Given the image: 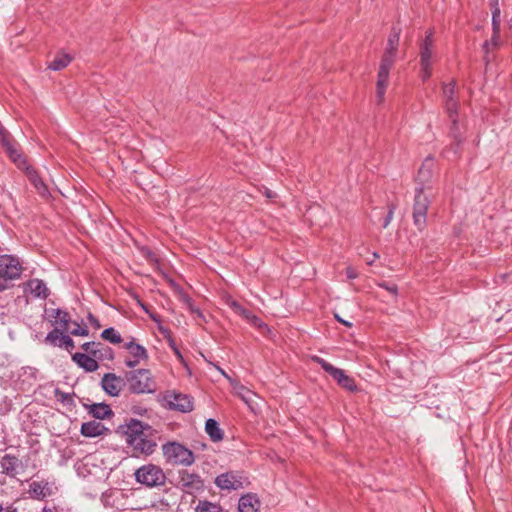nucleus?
Returning <instances> with one entry per match:
<instances>
[{"label": "nucleus", "mask_w": 512, "mask_h": 512, "mask_svg": "<svg viewBox=\"0 0 512 512\" xmlns=\"http://www.w3.org/2000/svg\"><path fill=\"white\" fill-rule=\"evenodd\" d=\"M118 432L124 437L131 457L147 458L157 450L159 432L146 422L130 418L118 427Z\"/></svg>", "instance_id": "f257e3e1"}, {"label": "nucleus", "mask_w": 512, "mask_h": 512, "mask_svg": "<svg viewBox=\"0 0 512 512\" xmlns=\"http://www.w3.org/2000/svg\"><path fill=\"white\" fill-rule=\"evenodd\" d=\"M128 390L132 394H152L157 385L149 369H136L125 373Z\"/></svg>", "instance_id": "f03ea898"}, {"label": "nucleus", "mask_w": 512, "mask_h": 512, "mask_svg": "<svg viewBox=\"0 0 512 512\" xmlns=\"http://www.w3.org/2000/svg\"><path fill=\"white\" fill-rule=\"evenodd\" d=\"M22 264L13 255H0V292L14 286V281L21 278Z\"/></svg>", "instance_id": "7ed1b4c3"}, {"label": "nucleus", "mask_w": 512, "mask_h": 512, "mask_svg": "<svg viewBox=\"0 0 512 512\" xmlns=\"http://www.w3.org/2000/svg\"><path fill=\"white\" fill-rule=\"evenodd\" d=\"M162 453L166 462L172 465L188 467L195 462L194 453L189 448L176 441L163 444Z\"/></svg>", "instance_id": "20e7f679"}, {"label": "nucleus", "mask_w": 512, "mask_h": 512, "mask_svg": "<svg viewBox=\"0 0 512 512\" xmlns=\"http://www.w3.org/2000/svg\"><path fill=\"white\" fill-rule=\"evenodd\" d=\"M135 481L148 488L160 487L166 482L163 469L156 464L147 463L134 472Z\"/></svg>", "instance_id": "39448f33"}, {"label": "nucleus", "mask_w": 512, "mask_h": 512, "mask_svg": "<svg viewBox=\"0 0 512 512\" xmlns=\"http://www.w3.org/2000/svg\"><path fill=\"white\" fill-rule=\"evenodd\" d=\"M312 360L328 373L339 386L349 392H357L358 387L354 378L347 375L343 369L337 368L319 356H313Z\"/></svg>", "instance_id": "423d86ee"}, {"label": "nucleus", "mask_w": 512, "mask_h": 512, "mask_svg": "<svg viewBox=\"0 0 512 512\" xmlns=\"http://www.w3.org/2000/svg\"><path fill=\"white\" fill-rule=\"evenodd\" d=\"M422 191V188H415L413 203V224L422 232L427 227V212L431 201L429 197Z\"/></svg>", "instance_id": "0eeeda50"}, {"label": "nucleus", "mask_w": 512, "mask_h": 512, "mask_svg": "<svg viewBox=\"0 0 512 512\" xmlns=\"http://www.w3.org/2000/svg\"><path fill=\"white\" fill-rule=\"evenodd\" d=\"M395 59L396 55H392L390 52H384L382 55L376 83V98L378 104H381L384 101L390 70L395 63Z\"/></svg>", "instance_id": "6e6552de"}, {"label": "nucleus", "mask_w": 512, "mask_h": 512, "mask_svg": "<svg viewBox=\"0 0 512 512\" xmlns=\"http://www.w3.org/2000/svg\"><path fill=\"white\" fill-rule=\"evenodd\" d=\"M434 47L433 31H428L419 47L420 78L427 81L432 74V54Z\"/></svg>", "instance_id": "1a4fd4ad"}, {"label": "nucleus", "mask_w": 512, "mask_h": 512, "mask_svg": "<svg viewBox=\"0 0 512 512\" xmlns=\"http://www.w3.org/2000/svg\"><path fill=\"white\" fill-rule=\"evenodd\" d=\"M215 485L221 490H239L249 485L248 477L242 471H227L219 474L215 480Z\"/></svg>", "instance_id": "9d476101"}, {"label": "nucleus", "mask_w": 512, "mask_h": 512, "mask_svg": "<svg viewBox=\"0 0 512 512\" xmlns=\"http://www.w3.org/2000/svg\"><path fill=\"white\" fill-rule=\"evenodd\" d=\"M165 400L171 410L188 413L194 409L193 398L187 394L168 392L165 395Z\"/></svg>", "instance_id": "9b49d317"}, {"label": "nucleus", "mask_w": 512, "mask_h": 512, "mask_svg": "<svg viewBox=\"0 0 512 512\" xmlns=\"http://www.w3.org/2000/svg\"><path fill=\"white\" fill-rule=\"evenodd\" d=\"M434 168V159L432 157H427L418 170L417 176L415 178V188H422V191L431 189Z\"/></svg>", "instance_id": "f8f14e48"}, {"label": "nucleus", "mask_w": 512, "mask_h": 512, "mask_svg": "<svg viewBox=\"0 0 512 512\" xmlns=\"http://www.w3.org/2000/svg\"><path fill=\"white\" fill-rule=\"evenodd\" d=\"M125 377L116 375L115 373H105L101 379V388L111 397L120 395L126 384Z\"/></svg>", "instance_id": "ddd939ff"}, {"label": "nucleus", "mask_w": 512, "mask_h": 512, "mask_svg": "<svg viewBox=\"0 0 512 512\" xmlns=\"http://www.w3.org/2000/svg\"><path fill=\"white\" fill-rule=\"evenodd\" d=\"M2 473L10 478L25 472L26 465L15 455L5 454L0 460Z\"/></svg>", "instance_id": "4468645a"}, {"label": "nucleus", "mask_w": 512, "mask_h": 512, "mask_svg": "<svg viewBox=\"0 0 512 512\" xmlns=\"http://www.w3.org/2000/svg\"><path fill=\"white\" fill-rule=\"evenodd\" d=\"M81 348L91 357L97 361L113 360L114 352L112 348L106 346L100 342H85L81 345Z\"/></svg>", "instance_id": "2eb2a0df"}, {"label": "nucleus", "mask_w": 512, "mask_h": 512, "mask_svg": "<svg viewBox=\"0 0 512 512\" xmlns=\"http://www.w3.org/2000/svg\"><path fill=\"white\" fill-rule=\"evenodd\" d=\"M123 348L130 354V358L125 360V365L128 368H135L141 360L148 359V352L146 348L136 343L134 338H132L131 341L124 343Z\"/></svg>", "instance_id": "dca6fc26"}, {"label": "nucleus", "mask_w": 512, "mask_h": 512, "mask_svg": "<svg viewBox=\"0 0 512 512\" xmlns=\"http://www.w3.org/2000/svg\"><path fill=\"white\" fill-rule=\"evenodd\" d=\"M44 342L53 347H63L70 353L75 348L73 339L57 327L46 335Z\"/></svg>", "instance_id": "f3484780"}, {"label": "nucleus", "mask_w": 512, "mask_h": 512, "mask_svg": "<svg viewBox=\"0 0 512 512\" xmlns=\"http://www.w3.org/2000/svg\"><path fill=\"white\" fill-rule=\"evenodd\" d=\"M179 478V484L181 485L183 491L187 493L200 491L204 487L203 480L197 473L183 471L182 473H180Z\"/></svg>", "instance_id": "a211bd4d"}, {"label": "nucleus", "mask_w": 512, "mask_h": 512, "mask_svg": "<svg viewBox=\"0 0 512 512\" xmlns=\"http://www.w3.org/2000/svg\"><path fill=\"white\" fill-rule=\"evenodd\" d=\"M23 290L25 293L29 292L34 298L47 299L50 295V291L47 288L43 280L33 278L23 284Z\"/></svg>", "instance_id": "6ab92c4d"}, {"label": "nucleus", "mask_w": 512, "mask_h": 512, "mask_svg": "<svg viewBox=\"0 0 512 512\" xmlns=\"http://www.w3.org/2000/svg\"><path fill=\"white\" fill-rule=\"evenodd\" d=\"M83 406L88 411V413L95 419L105 420L111 418L114 415V412L112 411L110 405L106 403H83Z\"/></svg>", "instance_id": "aec40b11"}, {"label": "nucleus", "mask_w": 512, "mask_h": 512, "mask_svg": "<svg viewBox=\"0 0 512 512\" xmlns=\"http://www.w3.org/2000/svg\"><path fill=\"white\" fill-rule=\"evenodd\" d=\"M72 361L86 372H95L99 368L98 361L87 353L76 352L71 356Z\"/></svg>", "instance_id": "412c9836"}, {"label": "nucleus", "mask_w": 512, "mask_h": 512, "mask_svg": "<svg viewBox=\"0 0 512 512\" xmlns=\"http://www.w3.org/2000/svg\"><path fill=\"white\" fill-rule=\"evenodd\" d=\"M239 512H260V500L256 494L247 493L238 501Z\"/></svg>", "instance_id": "4be33fe9"}, {"label": "nucleus", "mask_w": 512, "mask_h": 512, "mask_svg": "<svg viewBox=\"0 0 512 512\" xmlns=\"http://www.w3.org/2000/svg\"><path fill=\"white\" fill-rule=\"evenodd\" d=\"M80 432L83 436L92 438L108 433L109 429L100 422L88 421L82 423Z\"/></svg>", "instance_id": "5701e85b"}, {"label": "nucleus", "mask_w": 512, "mask_h": 512, "mask_svg": "<svg viewBox=\"0 0 512 512\" xmlns=\"http://www.w3.org/2000/svg\"><path fill=\"white\" fill-rule=\"evenodd\" d=\"M52 316L55 319L54 323L60 326L59 329L62 330V332H68L70 330L69 325L72 320L70 314L67 311L60 308L53 309Z\"/></svg>", "instance_id": "b1692460"}, {"label": "nucleus", "mask_w": 512, "mask_h": 512, "mask_svg": "<svg viewBox=\"0 0 512 512\" xmlns=\"http://www.w3.org/2000/svg\"><path fill=\"white\" fill-rule=\"evenodd\" d=\"M205 431L213 442H219L224 438V432L215 419L210 418L206 421Z\"/></svg>", "instance_id": "393cba45"}, {"label": "nucleus", "mask_w": 512, "mask_h": 512, "mask_svg": "<svg viewBox=\"0 0 512 512\" xmlns=\"http://www.w3.org/2000/svg\"><path fill=\"white\" fill-rule=\"evenodd\" d=\"M401 28L398 26H392L389 37L387 39V45L384 52H390L392 55H396L398 51V45L400 40Z\"/></svg>", "instance_id": "a878e982"}, {"label": "nucleus", "mask_w": 512, "mask_h": 512, "mask_svg": "<svg viewBox=\"0 0 512 512\" xmlns=\"http://www.w3.org/2000/svg\"><path fill=\"white\" fill-rule=\"evenodd\" d=\"M71 61L72 57L69 54L59 52L55 55L53 60L49 62L48 68L53 71H60L67 67L71 63Z\"/></svg>", "instance_id": "bb28decb"}, {"label": "nucleus", "mask_w": 512, "mask_h": 512, "mask_svg": "<svg viewBox=\"0 0 512 512\" xmlns=\"http://www.w3.org/2000/svg\"><path fill=\"white\" fill-rule=\"evenodd\" d=\"M3 146L6 148L7 153L9 154L10 158L18 164V166H21L22 164H25V159L22 157V155L19 153V151L14 147L12 142L9 140H6V136H3Z\"/></svg>", "instance_id": "cd10ccee"}, {"label": "nucleus", "mask_w": 512, "mask_h": 512, "mask_svg": "<svg viewBox=\"0 0 512 512\" xmlns=\"http://www.w3.org/2000/svg\"><path fill=\"white\" fill-rule=\"evenodd\" d=\"M27 175L33 186L40 194L45 195L48 192V189L43 180L39 177L38 173L33 168L27 167Z\"/></svg>", "instance_id": "c85d7f7f"}, {"label": "nucleus", "mask_w": 512, "mask_h": 512, "mask_svg": "<svg viewBox=\"0 0 512 512\" xmlns=\"http://www.w3.org/2000/svg\"><path fill=\"white\" fill-rule=\"evenodd\" d=\"M444 107L448 114L449 119L451 120V122H453V125L456 127L457 118H458V101H457V99L445 100Z\"/></svg>", "instance_id": "c756f323"}, {"label": "nucleus", "mask_w": 512, "mask_h": 512, "mask_svg": "<svg viewBox=\"0 0 512 512\" xmlns=\"http://www.w3.org/2000/svg\"><path fill=\"white\" fill-rule=\"evenodd\" d=\"M101 338L112 344H120L123 341L120 333L113 327L104 329L101 333Z\"/></svg>", "instance_id": "7c9ffc66"}, {"label": "nucleus", "mask_w": 512, "mask_h": 512, "mask_svg": "<svg viewBox=\"0 0 512 512\" xmlns=\"http://www.w3.org/2000/svg\"><path fill=\"white\" fill-rule=\"evenodd\" d=\"M500 33H495L492 31V36H491V39L488 40V41H485L482 45V49L485 53V57H484V60L486 62H488V58H487V54L489 53L490 51V48H497L500 46Z\"/></svg>", "instance_id": "2f4dec72"}, {"label": "nucleus", "mask_w": 512, "mask_h": 512, "mask_svg": "<svg viewBox=\"0 0 512 512\" xmlns=\"http://www.w3.org/2000/svg\"><path fill=\"white\" fill-rule=\"evenodd\" d=\"M29 493L36 499H44L46 497L45 485L41 482L34 481L29 485Z\"/></svg>", "instance_id": "473e14b6"}, {"label": "nucleus", "mask_w": 512, "mask_h": 512, "mask_svg": "<svg viewBox=\"0 0 512 512\" xmlns=\"http://www.w3.org/2000/svg\"><path fill=\"white\" fill-rule=\"evenodd\" d=\"M455 87H456L455 81H451V82L443 85V95H444L445 100L456 99L455 98Z\"/></svg>", "instance_id": "72a5a7b5"}, {"label": "nucleus", "mask_w": 512, "mask_h": 512, "mask_svg": "<svg viewBox=\"0 0 512 512\" xmlns=\"http://www.w3.org/2000/svg\"><path fill=\"white\" fill-rule=\"evenodd\" d=\"M218 505L209 501H199L196 512H213L217 511Z\"/></svg>", "instance_id": "f704fd0d"}, {"label": "nucleus", "mask_w": 512, "mask_h": 512, "mask_svg": "<svg viewBox=\"0 0 512 512\" xmlns=\"http://www.w3.org/2000/svg\"><path fill=\"white\" fill-rule=\"evenodd\" d=\"M501 10L500 9H492V31L495 33H500V25H501Z\"/></svg>", "instance_id": "c9c22d12"}, {"label": "nucleus", "mask_w": 512, "mask_h": 512, "mask_svg": "<svg viewBox=\"0 0 512 512\" xmlns=\"http://www.w3.org/2000/svg\"><path fill=\"white\" fill-rule=\"evenodd\" d=\"M55 396L57 397V400L64 405H72L74 403L73 397L69 393H65L60 391L59 389L55 390Z\"/></svg>", "instance_id": "e433bc0d"}, {"label": "nucleus", "mask_w": 512, "mask_h": 512, "mask_svg": "<svg viewBox=\"0 0 512 512\" xmlns=\"http://www.w3.org/2000/svg\"><path fill=\"white\" fill-rule=\"evenodd\" d=\"M378 286L387 290L394 296H397V294H398V287L395 284H390L388 282H381L378 284Z\"/></svg>", "instance_id": "4c0bfd02"}, {"label": "nucleus", "mask_w": 512, "mask_h": 512, "mask_svg": "<svg viewBox=\"0 0 512 512\" xmlns=\"http://www.w3.org/2000/svg\"><path fill=\"white\" fill-rule=\"evenodd\" d=\"M394 210H395V206L393 204L389 205L388 213L383 220V224H382L383 228H387L388 225L391 223V221L393 219V215H394Z\"/></svg>", "instance_id": "58836bf2"}, {"label": "nucleus", "mask_w": 512, "mask_h": 512, "mask_svg": "<svg viewBox=\"0 0 512 512\" xmlns=\"http://www.w3.org/2000/svg\"><path fill=\"white\" fill-rule=\"evenodd\" d=\"M140 306L149 315V317H150V319L152 321H154L155 323H160L161 322L160 316L155 314V313L150 312L148 307H147V305H145L144 303L140 302Z\"/></svg>", "instance_id": "ea45409f"}, {"label": "nucleus", "mask_w": 512, "mask_h": 512, "mask_svg": "<svg viewBox=\"0 0 512 512\" xmlns=\"http://www.w3.org/2000/svg\"><path fill=\"white\" fill-rule=\"evenodd\" d=\"M73 336H88L89 330L87 327H80V329H70L68 331Z\"/></svg>", "instance_id": "a19ab883"}, {"label": "nucleus", "mask_w": 512, "mask_h": 512, "mask_svg": "<svg viewBox=\"0 0 512 512\" xmlns=\"http://www.w3.org/2000/svg\"><path fill=\"white\" fill-rule=\"evenodd\" d=\"M158 330H159L160 334L164 337V339H166L167 342L169 341V339L173 338L172 332L169 328L159 325Z\"/></svg>", "instance_id": "79ce46f5"}, {"label": "nucleus", "mask_w": 512, "mask_h": 512, "mask_svg": "<svg viewBox=\"0 0 512 512\" xmlns=\"http://www.w3.org/2000/svg\"><path fill=\"white\" fill-rule=\"evenodd\" d=\"M87 319L95 329H99L101 327L99 319L96 316H94L91 312L88 313Z\"/></svg>", "instance_id": "37998d69"}, {"label": "nucleus", "mask_w": 512, "mask_h": 512, "mask_svg": "<svg viewBox=\"0 0 512 512\" xmlns=\"http://www.w3.org/2000/svg\"><path fill=\"white\" fill-rule=\"evenodd\" d=\"M237 313H239L240 315L244 316L246 319L252 318L254 321H258L259 320L258 317L254 316V315L252 316L251 312L248 309L244 308V307H242V309H240Z\"/></svg>", "instance_id": "c03bdc74"}, {"label": "nucleus", "mask_w": 512, "mask_h": 512, "mask_svg": "<svg viewBox=\"0 0 512 512\" xmlns=\"http://www.w3.org/2000/svg\"><path fill=\"white\" fill-rule=\"evenodd\" d=\"M141 252L146 259L156 261L155 254L149 248H142Z\"/></svg>", "instance_id": "a18cd8bd"}, {"label": "nucleus", "mask_w": 512, "mask_h": 512, "mask_svg": "<svg viewBox=\"0 0 512 512\" xmlns=\"http://www.w3.org/2000/svg\"><path fill=\"white\" fill-rule=\"evenodd\" d=\"M346 276L348 279L353 280L358 277V272L356 271L355 268L349 266L346 268Z\"/></svg>", "instance_id": "49530a36"}, {"label": "nucleus", "mask_w": 512, "mask_h": 512, "mask_svg": "<svg viewBox=\"0 0 512 512\" xmlns=\"http://www.w3.org/2000/svg\"><path fill=\"white\" fill-rule=\"evenodd\" d=\"M0 512H18V509L13 504L4 506L3 503L0 502Z\"/></svg>", "instance_id": "de8ad7c7"}, {"label": "nucleus", "mask_w": 512, "mask_h": 512, "mask_svg": "<svg viewBox=\"0 0 512 512\" xmlns=\"http://www.w3.org/2000/svg\"><path fill=\"white\" fill-rule=\"evenodd\" d=\"M169 347L173 350V352L178 356V357H181V353H180V350L174 340V338L172 339H169V341L167 342Z\"/></svg>", "instance_id": "09e8293b"}, {"label": "nucleus", "mask_w": 512, "mask_h": 512, "mask_svg": "<svg viewBox=\"0 0 512 512\" xmlns=\"http://www.w3.org/2000/svg\"><path fill=\"white\" fill-rule=\"evenodd\" d=\"M450 134L452 135V137L455 140H458V137H459L458 123L456 124V127L452 124L451 129H450Z\"/></svg>", "instance_id": "8fccbe9b"}, {"label": "nucleus", "mask_w": 512, "mask_h": 512, "mask_svg": "<svg viewBox=\"0 0 512 512\" xmlns=\"http://www.w3.org/2000/svg\"><path fill=\"white\" fill-rule=\"evenodd\" d=\"M42 512H63L61 508L52 505V506H45L42 510Z\"/></svg>", "instance_id": "3c124183"}, {"label": "nucleus", "mask_w": 512, "mask_h": 512, "mask_svg": "<svg viewBox=\"0 0 512 512\" xmlns=\"http://www.w3.org/2000/svg\"><path fill=\"white\" fill-rule=\"evenodd\" d=\"M264 195L269 199H274L276 197V193L268 188H265Z\"/></svg>", "instance_id": "603ef678"}, {"label": "nucleus", "mask_w": 512, "mask_h": 512, "mask_svg": "<svg viewBox=\"0 0 512 512\" xmlns=\"http://www.w3.org/2000/svg\"><path fill=\"white\" fill-rule=\"evenodd\" d=\"M335 319H336L338 322L342 323L343 325H345V326H347V327H352V323H351V322H349V321H346V320L342 319V318H341L339 315H337V314L335 315Z\"/></svg>", "instance_id": "864d4df0"}, {"label": "nucleus", "mask_w": 512, "mask_h": 512, "mask_svg": "<svg viewBox=\"0 0 512 512\" xmlns=\"http://www.w3.org/2000/svg\"><path fill=\"white\" fill-rule=\"evenodd\" d=\"M231 307L233 308V310L235 312H238L240 309H242L243 306L241 304H239L238 302L233 301L231 304Z\"/></svg>", "instance_id": "5fc2aeb1"}, {"label": "nucleus", "mask_w": 512, "mask_h": 512, "mask_svg": "<svg viewBox=\"0 0 512 512\" xmlns=\"http://www.w3.org/2000/svg\"><path fill=\"white\" fill-rule=\"evenodd\" d=\"M490 6L492 9H500L499 7V0H490Z\"/></svg>", "instance_id": "6e6d98bb"}, {"label": "nucleus", "mask_w": 512, "mask_h": 512, "mask_svg": "<svg viewBox=\"0 0 512 512\" xmlns=\"http://www.w3.org/2000/svg\"><path fill=\"white\" fill-rule=\"evenodd\" d=\"M70 324L73 325V328L72 329H80V324L76 321H72Z\"/></svg>", "instance_id": "4d7b16f0"}, {"label": "nucleus", "mask_w": 512, "mask_h": 512, "mask_svg": "<svg viewBox=\"0 0 512 512\" xmlns=\"http://www.w3.org/2000/svg\"><path fill=\"white\" fill-rule=\"evenodd\" d=\"M193 312H195L199 317H203V313L200 311V309H192Z\"/></svg>", "instance_id": "13d9d810"}, {"label": "nucleus", "mask_w": 512, "mask_h": 512, "mask_svg": "<svg viewBox=\"0 0 512 512\" xmlns=\"http://www.w3.org/2000/svg\"><path fill=\"white\" fill-rule=\"evenodd\" d=\"M378 257H379V255L376 252H374L373 253V258L375 259V258H378Z\"/></svg>", "instance_id": "bf43d9fd"}, {"label": "nucleus", "mask_w": 512, "mask_h": 512, "mask_svg": "<svg viewBox=\"0 0 512 512\" xmlns=\"http://www.w3.org/2000/svg\"><path fill=\"white\" fill-rule=\"evenodd\" d=\"M213 512H222V509H221V507L218 505V509H217V511H213Z\"/></svg>", "instance_id": "052dcab7"}]
</instances>
